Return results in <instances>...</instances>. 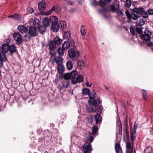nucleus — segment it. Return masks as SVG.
<instances>
[{
    "label": "nucleus",
    "mask_w": 153,
    "mask_h": 153,
    "mask_svg": "<svg viewBox=\"0 0 153 153\" xmlns=\"http://www.w3.org/2000/svg\"><path fill=\"white\" fill-rule=\"evenodd\" d=\"M18 29L22 33H25L28 30V28L24 25H19L18 27Z\"/></svg>",
    "instance_id": "nucleus-13"
},
{
    "label": "nucleus",
    "mask_w": 153,
    "mask_h": 153,
    "mask_svg": "<svg viewBox=\"0 0 153 153\" xmlns=\"http://www.w3.org/2000/svg\"><path fill=\"white\" fill-rule=\"evenodd\" d=\"M55 61L57 66L62 65L63 59L62 57L58 56L55 58Z\"/></svg>",
    "instance_id": "nucleus-16"
},
{
    "label": "nucleus",
    "mask_w": 153,
    "mask_h": 153,
    "mask_svg": "<svg viewBox=\"0 0 153 153\" xmlns=\"http://www.w3.org/2000/svg\"><path fill=\"white\" fill-rule=\"evenodd\" d=\"M90 91L89 89L87 88H84L82 89V94L84 95H88L90 94Z\"/></svg>",
    "instance_id": "nucleus-34"
},
{
    "label": "nucleus",
    "mask_w": 153,
    "mask_h": 153,
    "mask_svg": "<svg viewBox=\"0 0 153 153\" xmlns=\"http://www.w3.org/2000/svg\"><path fill=\"white\" fill-rule=\"evenodd\" d=\"M66 66L67 69L70 70L73 68V64L71 61L69 60L68 61L66 64Z\"/></svg>",
    "instance_id": "nucleus-35"
},
{
    "label": "nucleus",
    "mask_w": 153,
    "mask_h": 153,
    "mask_svg": "<svg viewBox=\"0 0 153 153\" xmlns=\"http://www.w3.org/2000/svg\"><path fill=\"white\" fill-rule=\"evenodd\" d=\"M40 26L39 20L37 18L35 19L33 22V27H34L35 28L38 29Z\"/></svg>",
    "instance_id": "nucleus-27"
},
{
    "label": "nucleus",
    "mask_w": 153,
    "mask_h": 153,
    "mask_svg": "<svg viewBox=\"0 0 153 153\" xmlns=\"http://www.w3.org/2000/svg\"><path fill=\"white\" fill-rule=\"evenodd\" d=\"M27 11L28 13H32L34 11L33 9L31 7H28L27 8Z\"/></svg>",
    "instance_id": "nucleus-52"
},
{
    "label": "nucleus",
    "mask_w": 153,
    "mask_h": 153,
    "mask_svg": "<svg viewBox=\"0 0 153 153\" xmlns=\"http://www.w3.org/2000/svg\"><path fill=\"white\" fill-rule=\"evenodd\" d=\"M94 118L96 121V124L101 122L102 120V117L101 115L99 114H97L94 116Z\"/></svg>",
    "instance_id": "nucleus-22"
},
{
    "label": "nucleus",
    "mask_w": 153,
    "mask_h": 153,
    "mask_svg": "<svg viewBox=\"0 0 153 153\" xmlns=\"http://www.w3.org/2000/svg\"><path fill=\"white\" fill-rule=\"evenodd\" d=\"M69 42V44H70V46H75V42H74V41L73 40H71Z\"/></svg>",
    "instance_id": "nucleus-55"
},
{
    "label": "nucleus",
    "mask_w": 153,
    "mask_h": 153,
    "mask_svg": "<svg viewBox=\"0 0 153 153\" xmlns=\"http://www.w3.org/2000/svg\"><path fill=\"white\" fill-rule=\"evenodd\" d=\"M13 37L17 44H19L22 42V39L21 34L19 32L15 33L13 34Z\"/></svg>",
    "instance_id": "nucleus-7"
},
{
    "label": "nucleus",
    "mask_w": 153,
    "mask_h": 153,
    "mask_svg": "<svg viewBox=\"0 0 153 153\" xmlns=\"http://www.w3.org/2000/svg\"><path fill=\"white\" fill-rule=\"evenodd\" d=\"M98 4L101 7H102V9L98 10V11L100 13H102L103 12L104 13L108 10L103 9V8H105V7L106 3L103 0H99L98 1Z\"/></svg>",
    "instance_id": "nucleus-9"
},
{
    "label": "nucleus",
    "mask_w": 153,
    "mask_h": 153,
    "mask_svg": "<svg viewBox=\"0 0 153 153\" xmlns=\"http://www.w3.org/2000/svg\"><path fill=\"white\" fill-rule=\"evenodd\" d=\"M65 49L62 47H59L57 50V52L59 55L60 56H63L64 53Z\"/></svg>",
    "instance_id": "nucleus-29"
},
{
    "label": "nucleus",
    "mask_w": 153,
    "mask_h": 153,
    "mask_svg": "<svg viewBox=\"0 0 153 153\" xmlns=\"http://www.w3.org/2000/svg\"><path fill=\"white\" fill-rule=\"evenodd\" d=\"M142 93L143 96V98L146 100L147 99V91L144 90H142Z\"/></svg>",
    "instance_id": "nucleus-43"
},
{
    "label": "nucleus",
    "mask_w": 153,
    "mask_h": 153,
    "mask_svg": "<svg viewBox=\"0 0 153 153\" xmlns=\"http://www.w3.org/2000/svg\"><path fill=\"white\" fill-rule=\"evenodd\" d=\"M70 47L69 41H65L62 45V47L65 49H68Z\"/></svg>",
    "instance_id": "nucleus-31"
},
{
    "label": "nucleus",
    "mask_w": 153,
    "mask_h": 153,
    "mask_svg": "<svg viewBox=\"0 0 153 153\" xmlns=\"http://www.w3.org/2000/svg\"><path fill=\"white\" fill-rule=\"evenodd\" d=\"M69 57L71 58H77L79 56V52L74 48H71L68 51Z\"/></svg>",
    "instance_id": "nucleus-4"
},
{
    "label": "nucleus",
    "mask_w": 153,
    "mask_h": 153,
    "mask_svg": "<svg viewBox=\"0 0 153 153\" xmlns=\"http://www.w3.org/2000/svg\"><path fill=\"white\" fill-rule=\"evenodd\" d=\"M53 41L55 44L58 45H60L62 42V40L58 36L55 38Z\"/></svg>",
    "instance_id": "nucleus-26"
},
{
    "label": "nucleus",
    "mask_w": 153,
    "mask_h": 153,
    "mask_svg": "<svg viewBox=\"0 0 153 153\" xmlns=\"http://www.w3.org/2000/svg\"><path fill=\"white\" fill-rule=\"evenodd\" d=\"M71 36V33L69 31L65 32L63 35L64 38L67 39L68 40H70Z\"/></svg>",
    "instance_id": "nucleus-24"
},
{
    "label": "nucleus",
    "mask_w": 153,
    "mask_h": 153,
    "mask_svg": "<svg viewBox=\"0 0 153 153\" xmlns=\"http://www.w3.org/2000/svg\"><path fill=\"white\" fill-rule=\"evenodd\" d=\"M115 148L116 153H122V150L119 144L116 143Z\"/></svg>",
    "instance_id": "nucleus-23"
},
{
    "label": "nucleus",
    "mask_w": 153,
    "mask_h": 153,
    "mask_svg": "<svg viewBox=\"0 0 153 153\" xmlns=\"http://www.w3.org/2000/svg\"><path fill=\"white\" fill-rule=\"evenodd\" d=\"M136 137V130H131L130 138L131 142H133L134 140L135 139Z\"/></svg>",
    "instance_id": "nucleus-19"
},
{
    "label": "nucleus",
    "mask_w": 153,
    "mask_h": 153,
    "mask_svg": "<svg viewBox=\"0 0 153 153\" xmlns=\"http://www.w3.org/2000/svg\"><path fill=\"white\" fill-rule=\"evenodd\" d=\"M7 58L4 53L1 52L0 53V65L3 66V62L6 61Z\"/></svg>",
    "instance_id": "nucleus-12"
},
{
    "label": "nucleus",
    "mask_w": 153,
    "mask_h": 153,
    "mask_svg": "<svg viewBox=\"0 0 153 153\" xmlns=\"http://www.w3.org/2000/svg\"><path fill=\"white\" fill-rule=\"evenodd\" d=\"M59 26L62 30H65L66 29L67 27V24L66 22L64 21L61 20L59 22Z\"/></svg>",
    "instance_id": "nucleus-20"
},
{
    "label": "nucleus",
    "mask_w": 153,
    "mask_h": 153,
    "mask_svg": "<svg viewBox=\"0 0 153 153\" xmlns=\"http://www.w3.org/2000/svg\"><path fill=\"white\" fill-rule=\"evenodd\" d=\"M100 99H98L97 100H94V99L92 100V101L91 102L90 105L91 104L94 106H97L98 104H100Z\"/></svg>",
    "instance_id": "nucleus-28"
},
{
    "label": "nucleus",
    "mask_w": 153,
    "mask_h": 153,
    "mask_svg": "<svg viewBox=\"0 0 153 153\" xmlns=\"http://www.w3.org/2000/svg\"><path fill=\"white\" fill-rule=\"evenodd\" d=\"M83 76L80 74L78 75L75 78H73L71 79V81L73 84H75L78 82H81L83 80Z\"/></svg>",
    "instance_id": "nucleus-8"
},
{
    "label": "nucleus",
    "mask_w": 153,
    "mask_h": 153,
    "mask_svg": "<svg viewBox=\"0 0 153 153\" xmlns=\"http://www.w3.org/2000/svg\"><path fill=\"white\" fill-rule=\"evenodd\" d=\"M136 31L137 32L140 33V34H141V33L142 32V30L141 28H138L136 29Z\"/></svg>",
    "instance_id": "nucleus-56"
},
{
    "label": "nucleus",
    "mask_w": 153,
    "mask_h": 153,
    "mask_svg": "<svg viewBox=\"0 0 153 153\" xmlns=\"http://www.w3.org/2000/svg\"><path fill=\"white\" fill-rule=\"evenodd\" d=\"M84 149L86 150L85 151H91L92 150L91 146L90 144L88 142L86 143L84 145L83 147Z\"/></svg>",
    "instance_id": "nucleus-21"
},
{
    "label": "nucleus",
    "mask_w": 153,
    "mask_h": 153,
    "mask_svg": "<svg viewBox=\"0 0 153 153\" xmlns=\"http://www.w3.org/2000/svg\"><path fill=\"white\" fill-rule=\"evenodd\" d=\"M45 2L44 0L40 2L38 4V8L41 12L45 10Z\"/></svg>",
    "instance_id": "nucleus-11"
},
{
    "label": "nucleus",
    "mask_w": 153,
    "mask_h": 153,
    "mask_svg": "<svg viewBox=\"0 0 153 153\" xmlns=\"http://www.w3.org/2000/svg\"><path fill=\"white\" fill-rule=\"evenodd\" d=\"M86 111L88 112H93L94 113L96 111V110H94L93 108L91 106L87 107L86 108Z\"/></svg>",
    "instance_id": "nucleus-41"
},
{
    "label": "nucleus",
    "mask_w": 153,
    "mask_h": 153,
    "mask_svg": "<svg viewBox=\"0 0 153 153\" xmlns=\"http://www.w3.org/2000/svg\"><path fill=\"white\" fill-rule=\"evenodd\" d=\"M125 13L126 16H127L128 19L129 18H130V17L131 16V14L129 12L128 10H126V11Z\"/></svg>",
    "instance_id": "nucleus-54"
},
{
    "label": "nucleus",
    "mask_w": 153,
    "mask_h": 153,
    "mask_svg": "<svg viewBox=\"0 0 153 153\" xmlns=\"http://www.w3.org/2000/svg\"><path fill=\"white\" fill-rule=\"evenodd\" d=\"M133 11L136 13H138L140 15V17L141 15L144 18L148 17L147 13L145 12L144 9L142 7L134 8L133 9Z\"/></svg>",
    "instance_id": "nucleus-6"
},
{
    "label": "nucleus",
    "mask_w": 153,
    "mask_h": 153,
    "mask_svg": "<svg viewBox=\"0 0 153 153\" xmlns=\"http://www.w3.org/2000/svg\"><path fill=\"white\" fill-rule=\"evenodd\" d=\"M126 151L128 153H131L132 151L131 143L130 142H127L126 144Z\"/></svg>",
    "instance_id": "nucleus-33"
},
{
    "label": "nucleus",
    "mask_w": 153,
    "mask_h": 153,
    "mask_svg": "<svg viewBox=\"0 0 153 153\" xmlns=\"http://www.w3.org/2000/svg\"><path fill=\"white\" fill-rule=\"evenodd\" d=\"M12 40H11L9 39H7V40H6L7 43H6V44H7L9 45V44L10 43V42Z\"/></svg>",
    "instance_id": "nucleus-63"
},
{
    "label": "nucleus",
    "mask_w": 153,
    "mask_h": 153,
    "mask_svg": "<svg viewBox=\"0 0 153 153\" xmlns=\"http://www.w3.org/2000/svg\"><path fill=\"white\" fill-rule=\"evenodd\" d=\"M77 64L78 67L80 68H83L85 66V64L82 60L78 61Z\"/></svg>",
    "instance_id": "nucleus-37"
},
{
    "label": "nucleus",
    "mask_w": 153,
    "mask_h": 153,
    "mask_svg": "<svg viewBox=\"0 0 153 153\" xmlns=\"http://www.w3.org/2000/svg\"><path fill=\"white\" fill-rule=\"evenodd\" d=\"M69 85V82L67 81H65L63 82L62 86L63 87L66 88H67Z\"/></svg>",
    "instance_id": "nucleus-49"
},
{
    "label": "nucleus",
    "mask_w": 153,
    "mask_h": 153,
    "mask_svg": "<svg viewBox=\"0 0 153 153\" xmlns=\"http://www.w3.org/2000/svg\"><path fill=\"white\" fill-rule=\"evenodd\" d=\"M105 3L109 4L111 1V0H104Z\"/></svg>",
    "instance_id": "nucleus-64"
},
{
    "label": "nucleus",
    "mask_w": 153,
    "mask_h": 153,
    "mask_svg": "<svg viewBox=\"0 0 153 153\" xmlns=\"http://www.w3.org/2000/svg\"><path fill=\"white\" fill-rule=\"evenodd\" d=\"M86 29L85 26L84 25H82L81 26L80 31L82 35L84 36L86 33Z\"/></svg>",
    "instance_id": "nucleus-32"
},
{
    "label": "nucleus",
    "mask_w": 153,
    "mask_h": 153,
    "mask_svg": "<svg viewBox=\"0 0 153 153\" xmlns=\"http://www.w3.org/2000/svg\"><path fill=\"white\" fill-rule=\"evenodd\" d=\"M108 10L113 12H119L120 14H122V11L120 10L119 2L118 0H113L112 4L109 6Z\"/></svg>",
    "instance_id": "nucleus-1"
},
{
    "label": "nucleus",
    "mask_w": 153,
    "mask_h": 153,
    "mask_svg": "<svg viewBox=\"0 0 153 153\" xmlns=\"http://www.w3.org/2000/svg\"><path fill=\"white\" fill-rule=\"evenodd\" d=\"M73 137V138H74L76 141L78 143L79 142V141L81 140V138L78 136H74Z\"/></svg>",
    "instance_id": "nucleus-50"
},
{
    "label": "nucleus",
    "mask_w": 153,
    "mask_h": 153,
    "mask_svg": "<svg viewBox=\"0 0 153 153\" xmlns=\"http://www.w3.org/2000/svg\"><path fill=\"white\" fill-rule=\"evenodd\" d=\"M148 13L149 15H153V10H149Z\"/></svg>",
    "instance_id": "nucleus-61"
},
{
    "label": "nucleus",
    "mask_w": 153,
    "mask_h": 153,
    "mask_svg": "<svg viewBox=\"0 0 153 153\" xmlns=\"http://www.w3.org/2000/svg\"><path fill=\"white\" fill-rule=\"evenodd\" d=\"M63 77L65 79H68L71 78V76L70 73H67L64 74Z\"/></svg>",
    "instance_id": "nucleus-47"
},
{
    "label": "nucleus",
    "mask_w": 153,
    "mask_h": 153,
    "mask_svg": "<svg viewBox=\"0 0 153 153\" xmlns=\"http://www.w3.org/2000/svg\"><path fill=\"white\" fill-rule=\"evenodd\" d=\"M93 121V119L92 117H90L88 118V122L89 123H92Z\"/></svg>",
    "instance_id": "nucleus-59"
},
{
    "label": "nucleus",
    "mask_w": 153,
    "mask_h": 153,
    "mask_svg": "<svg viewBox=\"0 0 153 153\" xmlns=\"http://www.w3.org/2000/svg\"><path fill=\"white\" fill-rule=\"evenodd\" d=\"M95 94V93H93L89 94V100L88 102L89 104H90L91 102L92 101V100L94 99Z\"/></svg>",
    "instance_id": "nucleus-40"
},
{
    "label": "nucleus",
    "mask_w": 153,
    "mask_h": 153,
    "mask_svg": "<svg viewBox=\"0 0 153 153\" xmlns=\"http://www.w3.org/2000/svg\"><path fill=\"white\" fill-rule=\"evenodd\" d=\"M98 130V127L96 126H94L93 128L92 133L93 134H96L97 131Z\"/></svg>",
    "instance_id": "nucleus-45"
},
{
    "label": "nucleus",
    "mask_w": 153,
    "mask_h": 153,
    "mask_svg": "<svg viewBox=\"0 0 153 153\" xmlns=\"http://www.w3.org/2000/svg\"><path fill=\"white\" fill-rule=\"evenodd\" d=\"M151 34V32L148 30H146L143 34H140V38L143 40L144 41L147 45H150L151 42L150 40Z\"/></svg>",
    "instance_id": "nucleus-3"
},
{
    "label": "nucleus",
    "mask_w": 153,
    "mask_h": 153,
    "mask_svg": "<svg viewBox=\"0 0 153 153\" xmlns=\"http://www.w3.org/2000/svg\"><path fill=\"white\" fill-rule=\"evenodd\" d=\"M53 57H51V59L49 61V62L51 64L53 63L54 61L55 60V58H53Z\"/></svg>",
    "instance_id": "nucleus-57"
},
{
    "label": "nucleus",
    "mask_w": 153,
    "mask_h": 153,
    "mask_svg": "<svg viewBox=\"0 0 153 153\" xmlns=\"http://www.w3.org/2000/svg\"><path fill=\"white\" fill-rule=\"evenodd\" d=\"M49 53L51 55V57H54L56 54V53L54 51V49L50 50Z\"/></svg>",
    "instance_id": "nucleus-44"
},
{
    "label": "nucleus",
    "mask_w": 153,
    "mask_h": 153,
    "mask_svg": "<svg viewBox=\"0 0 153 153\" xmlns=\"http://www.w3.org/2000/svg\"><path fill=\"white\" fill-rule=\"evenodd\" d=\"M42 22L45 26L48 27L50 25L51 21L45 17L42 20Z\"/></svg>",
    "instance_id": "nucleus-18"
},
{
    "label": "nucleus",
    "mask_w": 153,
    "mask_h": 153,
    "mask_svg": "<svg viewBox=\"0 0 153 153\" xmlns=\"http://www.w3.org/2000/svg\"><path fill=\"white\" fill-rule=\"evenodd\" d=\"M152 151V148L151 147H148L144 151V153H151Z\"/></svg>",
    "instance_id": "nucleus-46"
},
{
    "label": "nucleus",
    "mask_w": 153,
    "mask_h": 153,
    "mask_svg": "<svg viewBox=\"0 0 153 153\" xmlns=\"http://www.w3.org/2000/svg\"><path fill=\"white\" fill-rule=\"evenodd\" d=\"M21 18L20 16H18L17 14L14 15V16L13 18V19L15 20H20Z\"/></svg>",
    "instance_id": "nucleus-51"
},
{
    "label": "nucleus",
    "mask_w": 153,
    "mask_h": 153,
    "mask_svg": "<svg viewBox=\"0 0 153 153\" xmlns=\"http://www.w3.org/2000/svg\"><path fill=\"white\" fill-rule=\"evenodd\" d=\"M50 21L52 22V24H56L58 22L57 18L55 16H52L50 18Z\"/></svg>",
    "instance_id": "nucleus-30"
},
{
    "label": "nucleus",
    "mask_w": 153,
    "mask_h": 153,
    "mask_svg": "<svg viewBox=\"0 0 153 153\" xmlns=\"http://www.w3.org/2000/svg\"><path fill=\"white\" fill-rule=\"evenodd\" d=\"M38 29H39V32L41 33H44L46 30L45 27L43 26H40Z\"/></svg>",
    "instance_id": "nucleus-42"
},
{
    "label": "nucleus",
    "mask_w": 153,
    "mask_h": 153,
    "mask_svg": "<svg viewBox=\"0 0 153 153\" xmlns=\"http://www.w3.org/2000/svg\"><path fill=\"white\" fill-rule=\"evenodd\" d=\"M61 10V8L58 6L56 5L53 7L51 9L48 11L43 12L42 14L44 15L48 16L51 15L54 11L57 13H59Z\"/></svg>",
    "instance_id": "nucleus-5"
},
{
    "label": "nucleus",
    "mask_w": 153,
    "mask_h": 153,
    "mask_svg": "<svg viewBox=\"0 0 153 153\" xmlns=\"http://www.w3.org/2000/svg\"><path fill=\"white\" fill-rule=\"evenodd\" d=\"M130 31L131 33L134 35L135 34V31L134 30L132 27H131L130 28Z\"/></svg>",
    "instance_id": "nucleus-58"
},
{
    "label": "nucleus",
    "mask_w": 153,
    "mask_h": 153,
    "mask_svg": "<svg viewBox=\"0 0 153 153\" xmlns=\"http://www.w3.org/2000/svg\"><path fill=\"white\" fill-rule=\"evenodd\" d=\"M145 21L144 19L143 18H140L139 20L137 22V25L142 26L144 24Z\"/></svg>",
    "instance_id": "nucleus-38"
},
{
    "label": "nucleus",
    "mask_w": 153,
    "mask_h": 153,
    "mask_svg": "<svg viewBox=\"0 0 153 153\" xmlns=\"http://www.w3.org/2000/svg\"><path fill=\"white\" fill-rule=\"evenodd\" d=\"M56 44L53 41H51L49 44V50L54 49L55 48Z\"/></svg>",
    "instance_id": "nucleus-36"
},
{
    "label": "nucleus",
    "mask_w": 153,
    "mask_h": 153,
    "mask_svg": "<svg viewBox=\"0 0 153 153\" xmlns=\"http://www.w3.org/2000/svg\"><path fill=\"white\" fill-rule=\"evenodd\" d=\"M76 9L75 8H72L70 9V12L71 13H74L76 12Z\"/></svg>",
    "instance_id": "nucleus-60"
},
{
    "label": "nucleus",
    "mask_w": 153,
    "mask_h": 153,
    "mask_svg": "<svg viewBox=\"0 0 153 153\" xmlns=\"http://www.w3.org/2000/svg\"><path fill=\"white\" fill-rule=\"evenodd\" d=\"M51 29L54 32H57L59 28V25L56 24H52L51 26Z\"/></svg>",
    "instance_id": "nucleus-17"
},
{
    "label": "nucleus",
    "mask_w": 153,
    "mask_h": 153,
    "mask_svg": "<svg viewBox=\"0 0 153 153\" xmlns=\"http://www.w3.org/2000/svg\"><path fill=\"white\" fill-rule=\"evenodd\" d=\"M86 138L87 142L89 143L92 142L94 140L92 134L91 133H89L88 134H86Z\"/></svg>",
    "instance_id": "nucleus-15"
},
{
    "label": "nucleus",
    "mask_w": 153,
    "mask_h": 153,
    "mask_svg": "<svg viewBox=\"0 0 153 153\" xmlns=\"http://www.w3.org/2000/svg\"><path fill=\"white\" fill-rule=\"evenodd\" d=\"M57 69L58 72L60 74H62L63 72L65 67L62 65L57 66Z\"/></svg>",
    "instance_id": "nucleus-25"
},
{
    "label": "nucleus",
    "mask_w": 153,
    "mask_h": 153,
    "mask_svg": "<svg viewBox=\"0 0 153 153\" xmlns=\"http://www.w3.org/2000/svg\"><path fill=\"white\" fill-rule=\"evenodd\" d=\"M86 86L87 87H90L91 86L92 83H89L88 81H87L85 83Z\"/></svg>",
    "instance_id": "nucleus-53"
},
{
    "label": "nucleus",
    "mask_w": 153,
    "mask_h": 153,
    "mask_svg": "<svg viewBox=\"0 0 153 153\" xmlns=\"http://www.w3.org/2000/svg\"><path fill=\"white\" fill-rule=\"evenodd\" d=\"M131 2L130 0H126L125 2V5L128 7H129L131 5Z\"/></svg>",
    "instance_id": "nucleus-48"
},
{
    "label": "nucleus",
    "mask_w": 153,
    "mask_h": 153,
    "mask_svg": "<svg viewBox=\"0 0 153 153\" xmlns=\"http://www.w3.org/2000/svg\"><path fill=\"white\" fill-rule=\"evenodd\" d=\"M78 72L76 70H74L72 71L70 73V75L71 76V79L73 78H75V76L77 74Z\"/></svg>",
    "instance_id": "nucleus-39"
},
{
    "label": "nucleus",
    "mask_w": 153,
    "mask_h": 153,
    "mask_svg": "<svg viewBox=\"0 0 153 153\" xmlns=\"http://www.w3.org/2000/svg\"><path fill=\"white\" fill-rule=\"evenodd\" d=\"M137 127L138 124H136V122H135L134 124L133 130H136V129H137Z\"/></svg>",
    "instance_id": "nucleus-62"
},
{
    "label": "nucleus",
    "mask_w": 153,
    "mask_h": 153,
    "mask_svg": "<svg viewBox=\"0 0 153 153\" xmlns=\"http://www.w3.org/2000/svg\"><path fill=\"white\" fill-rule=\"evenodd\" d=\"M1 48L2 52L4 53L9 52L10 54L14 53L16 51V47L14 45L9 46L7 44H4L2 45Z\"/></svg>",
    "instance_id": "nucleus-2"
},
{
    "label": "nucleus",
    "mask_w": 153,
    "mask_h": 153,
    "mask_svg": "<svg viewBox=\"0 0 153 153\" xmlns=\"http://www.w3.org/2000/svg\"><path fill=\"white\" fill-rule=\"evenodd\" d=\"M38 29L34 27H30L29 30V33L32 36H35L37 34Z\"/></svg>",
    "instance_id": "nucleus-10"
},
{
    "label": "nucleus",
    "mask_w": 153,
    "mask_h": 153,
    "mask_svg": "<svg viewBox=\"0 0 153 153\" xmlns=\"http://www.w3.org/2000/svg\"><path fill=\"white\" fill-rule=\"evenodd\" d=\"M140 17V15L138 13H132L131 14L130 18L128 19L129 22L132 20H136Z\"/></svg>",
    "instance_id": "nucleus-14"
}]
</instances>
